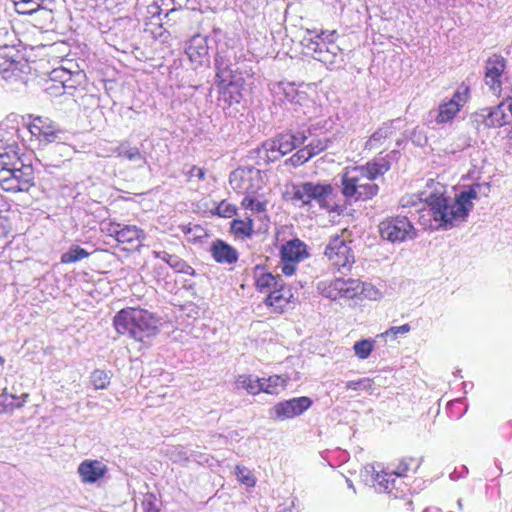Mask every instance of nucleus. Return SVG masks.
I'll use <instances>...</instances> for the list:
<instances>
[{
    "label": "nucleus",
    "instance_id": "obj_1",
    "mask_svg": "<svg viewBox=\"0 0 512 512\" xmlns=\"http://www.w3.org/2000/svg\"><path fill=\"white\" fill-rule=\"evenodd\" d=\"M481 188V184L474 183L452 198L445 195L444 185L431 179L427 183V190L421 192L418 199L428 205L434 220L439 222L440 226H454L467 218L473 208L472 201L478 198Z\"/></svg>",
    "mask_w": 512,
    "mask_h": 512
},
{
    "label": "nucleus",
    "instance_id": "obj_2",
    "mask_svg": "<svg viewBox=\"0 0 512 512\" xmlns=\"http://www.w3.org/2000/svg\"><path fill=\"white\" fill-rule=\"evenodd\" d=\"M398 154L397 150H392L386 156L376 157L366 165L345 168L340 179L344 204L366 201L376 196L379 186L373 181L390 170V159Z\"/></svg>",
    "mask_w": 512,
    "mask_h": 512
},
{
    "label": "nucleus",
    "instance_id": "obj_3",
    "mask_svg": "<svg viewBox=\"0 0 512 512\" xmlns=\"http://www.w3.org/2000/svg\"><path fill=\"white\" fill-rule=\"evenodd\" d=\"M291 199L299 202L301 207L312 208L315 203L319 209L338 215L346 210V205L338 200L337 191L330 183L308 181L294 185Z\"/></svg>",
    "mask_w": 512,
    "mask_h": 512
},
{
    "label": "nucleus",
    "instance_id": "obj_4",
    "mask_svg": "<svg viewBox=\"0 0 512 512\" xmlns=\"http://www.w3.org/2000/svg\"><path fill=\"white\" fill-rule=\"evenodd\" d=\"M113 323L119 334L140 342L158 333V319L144 309H122L114 316Z\"/></svg>",
    "mask_w": 512,
    "mask_h": 512
},
{
    "label": "nucleus",
    "instance_id": "obj_5",
    "mask_svg": "<svg viewBox=\"0 0 512 512\" xmlns=\"http://www.w3.org/2000/svg\"><path fill=\"white\" fill-rule=\"evenodd\" d=\"M0 186L6 192H28L35 186V173L30 163H21L18 167L3 170L0 173Z\"/></svg>",
    "mask_w": 512,
    "mask_h": 512
},
{
    "label": "nucleus",
    "instance_id": "obj_6",
    "mask_svg": "<svg viewBox=\"0 0 512 512\" xmlns=\"http://www.w3.org/2000/svg\"><path fill=\"white\" fill-rule=\"evenodd\" d=\"M469 120L471 125L478 131L504 126L510 121L506 101L473 112Z\"/></svg>",
    "mask_w": 512,
    "mask_h": 512
},
{
    "label": "nucleus",
    "instance_id": "obj_7",
    "mask_svg": "<svg viewBox=\"0 0 512 512\" xmlns=\"http://www.w3.org/2000/svg\"><path fill=\"white\" fill-rule=\"evenodd\" d=\"M237 55L234 47L227 42H218L214 58L215 82L232 81L237 77Z\"/></svg>",
    "mask_w": 512,
    "mask_h": 512
},
{
    "label": "nucleus",
    "instance_id": "obj_8",
    "mask_svg": "<svg viewBox=\"0 0 512 512\" xmlns=\"http://www.w3.org/2000/svg\"><path fill=\"white\" fill-rule=\"evenodd\" d=\"M379 233L383 240L393 244L416 237V230L405 216L388 217L380 222Z\"/></svg>",
    "mask_w": 512,
    "mask_h": 512
},
{
    "label": "nucleus",
    "instance_id": "obj_9",
    "mask_svg": "<svg viewBox=\"0 0 512 512\" xmlns=\"http://www.w3.org/2000/svg\"><path fill=\"white\" fill-rule=\"evenodd\" d=\"M30 66L24 55L15 46L0 47V74L5 80L20 77L29 71Z\"/></svg>",
    "mask_w": 512,
    "mask_h": 512
},
{
    "label": "nucleus",
    "instance_id": "obj_10",
    "mask_svg": "<svg viewBox=\"0 0 512 512\" xmlns=\"http://www.w3.org/2000/svg\"><path fill=\"white\" fill-rule=\"evenodd\" d=\"M317 289L321 295L331 300L340 298L353 299L363 291L358 280L336 278L331 281H320Z\"/></svg>",
    "mask_w": 512,
    "mask_h": 512
},
{
    "label": "nucleus",
    "instance_id": "obj_11",
    "mask_svg": "<svg viewBox=\"0 0 512 512\" xmlns=\"http://www.w3.org/2000/svg\"><path fill=\"white\" fill-rule=\"evenodd\" d=\"M324 255L328 258L331 265L337 268L341 273L349 271L355 262L349 244L339 235L332 237L327 244Z\"/></svg>",
    "mask_w": 512,
    "mask_h": 512
},
{
    "label": "nucleus",
    "instance_id": "obj_12",
    "mask_svg": "<svg viewBox=\"0 0 512 512\" xmlns=\"http://www.w3.org/2000/svg\"><path fill=\"white\" fill-rule=\"evenodd\" d=\"M312 405L309 397L302 396L282 401L269 409V417L273 420H286L303 414Z\"/></svg>",
    "mask_w": 512,
    "mask_h": 512
},
{
    "label": "nucleus",
    "instance_id": "obj_13",
    "mask_svg": "<svg viewBox=\"0 0 512 512\" xmlns=\"http://www.w3.org/2000/svg\"><path fill=\"white\" fill-rule=\"evenodd\" d=\"M259 173L254 168L235 169L229 176L230 186L239 193L254 194L258 187L253 184V180L259 178Z\"/></svg>",
    "mask_w": 512,
    "mask_h": 512
},
{
    "label": "nucleus",
    "instance_id": "obj_14",
    "mask_svg": "<svg viewBox=\"0 0 512 512\" xmlns=\"http://www.w3.org/2000/svg\"><path fill=\"white\" fill-rule=\"evenodd\" d=\"M308 50L313 52V58L322 62L328 69L336 70L345 64L343 50L338 45H332L321 50L317 43H310Z\"/></svg>",
    "mask_w": 512,
    "mask_h": 512
},
{
    "label": "nucleus",
    "instance_id": "obj_15",
    "mask_svg": "<svg viewBox=\"0 0 512 512\" xmlns=\"http://www.w3.org/2000/svg\"><path fill=\"white\" fill-rule=\"evenodd\" d=\"M29 131L39 139L41 143L49 144L60 139L62 131L48 118L36 117L29 125Z\"/></svg>",
    "mask_w": 512,
    "mask_h": 512
},
{
    "label": "nucleus",
    "instance_id": "obj_16",
    "mask_svg": "<svg viewBox=\"0 0 512 512\" xmlns=\"http://www.w3.org/2000/svg\"><path fill=\"white\" fill-rule=\"evenodd\" d=\"M107 232L110 236H113L118 243L130 244L132 247L137 246L142 239L145 237L143 230L139 229L135 225H124L117 223L109 224Z\"/></svg>",
    "mask_w": 512,
    "mask_h": 512
},
{
    "label": "nucleus",
    "instance_id": "obj_17",
    "mask_svg": "<svg viewBox=\"0 0 512 512\" xmlns=\"http://www.w3.org/2000/svg\"><path fill=\"white\" fill-rule=\"evenodd\" d=\"M506 68V60L500 55H493L486 61L485 82L493 91L500 92L502 74Z\"/></svg>",
    "mask_w": 512,
    "mask_h": 512
},
{
    "label": "nucleus",
    "instance_id": "obj_18",
    "mask_svg": "<svg viewBox=\"0 0 512 512\" xmlns=\"http://www.w3.org/2000/svg\"><path fill=\"white\" fill-rule=\"evenodd\" d=\"M76 76H79V73H76ZM74 77L75 75H73L70 70L63 67L53 69L50 73V81L59 83V85L57 86V91L50 90V95L60 96L66 93L71 94L77 85Z\"/></svg>",
    "mask_w": 512,
    "mask_h": 512
},
{
    "label": "nucleus",
    "instance_id": "obj_19",
    "mask_svg": "<svg viewBox=\"0 0 512 512\" xmlns=\"http://www.w3.org/2000/svg\"><path fill=\"white\" fill-rule=\"evenodd\" d=\"M208 37L200 34L194 35L190 38L185 53L191 60V62L202 65L204 60L208 61L209 46Z\"/></svg>",
    "mask_w": 512,
    "mask_h": 512
},
{
    "label": "nucleus",
    "instance_id": "obj_20",
    "mask_svg": "<svg viewBox=\"0 0 512 512\" xmlns=\"http://www.w3.org/2000/svg\"><path fill=\"white\" fill-rule=\"evenodd\" d=\"M107 471V466L98 460H84L78 466V473L84 483L97 482Z\"/></svg>",
    "mask_w": 512,
    "mask_h": 512
},
{
    "label": "nucleus",
    "instance_id": "obj_21",
    "mask_svg": "<svg viewBox=\"0 0 512 512\" xmlns=\"http://www.w3.org/2000/svg\"><path fill=\"white\" fill-rule=\"evenodd\" d=\"M23 162L15 142L7 143L0 140V173L18 167Z\"/></svg>",
    "mask_w": 512,
    "mask_h": 512
},
{
    "label": "nucleus",
    "instance_id": "obj_22",
    "mask_svg": "<svg viewBox=\"0 0 512 512\" xmlns=\"http://www.w3.org/2000/svg\"><path fill=\"white\" fill-rule=\"evenodd\" d=\"M281 261L300 262L308 257L306 244L298 238L291 239L281 246Z\"/></svg>",
    "mask_w": 512,
    "mask_h": 512
},
{
    "label": "nucleus",
    "instance_id": "obj_23",
    "mask_svg": "<svg viewBox=\"0 0 512 512\" xmlns=\"http://www.w3.org/2000/svg\"><path fill=\"white\" fill-rule=\"evenodd\" d=\"M210 252L212 258L220 264H234L238 261L239 257L234 247L220 239L211 244Z\"/></svg>",
    "mask_w": 512,
    "mask_h": 512
},
{
    "label": "nucleus",
    "instance_id": "obj_24",
    "mask_svg": "<svg viewBox=\"0 0 512 512\" xmlns=\"http://www.w3.org/2000/svg\"><path fill=\"white\" fill-rule=\"evenodd\" d=\"M239 80L241 78H232V81L216 82L219 88V100L224 101L228 106L240 103L242 99Z\"/></svg>",
    "mask_w": 512,
    "mask_h": 512
},
{
    "label": "nucleus",
    "instance_id": "obj_25",
    "mask_svg": "<svg viewBox=\"0 0 512 512\" xmlns=\"http://www.w3.org/2000/svg\"><path fill=\"white\" fill-rule=\"evenodd\" d=\"M153 256L157 259H161L166 262L175 272L182 273L190 276H195L196 271L191 267L185 260L181 259L177 255L168 253L165 250L153 251Z\"/></svg>",
    "mask_w": 512,
    "mask_h": 512
},
{
    "label": "nucleus",
    "instance_id": "obj_26",
    "mask_svg": "<svg viewBox=\"0 0 512 512\" xmlns=\"http://www.w3.org/2000/svg\"><path fill=\"white\" fill-rule=\"evenodd\" d=\"M395 120L383 123L366 141L365 148L369 150L380 148L386 139L395 133Z\"/></svg>",
    "mask_w": 512,
    "mask_h": 512
},
{
    "label": "nucleus",
    "instance_id": "obj_27",
    "mask_svg": "<svg viewBox=\"0 0 512 512\" xmlns=\"http://www.w3.org/2000/svg\"><path fill=\"white\" fill-rule=\"evenodd\" d=\"M294 300V295L290 287L271 291L265 300L267 305L273 306L276 311H283L285 306Z\"/></svg>",
    "mask_w": 512,
    "mask_h": 512
},
{
    "label": "nucleus",
    "instance_id": "obj_28",
    "mask_svg": "<svg viewBox=\"0 0 512 512\" xmlns=\"http://www.w3.org/2000/svg\"><path fill=\"white\" fill-rule=\"evenodd\" d=\"M460 112L457 104L454 102H443L437 110L430 111L429 117L434 118L437 124H446L451 122Z\"/></svg>",
    "mask_w": 512,
    "mask_h": 512
},
{
    "label": "nucleus",
    "instance_id": "obj_29",
    "mask_svg": "<svg viewBox=\"0 0 512 512\" xmlns=\"http://www.w3.org/2000/svg\"><path fill=\"white\" fill-rule=\"evenodd\" d=\"M257 153L258 158L264 160L266 163L275 162L283 157L276 137L263 142L257 149Z\"/></svg>",
    "mask_w": 512,
    "mask_h": 512
},
{
    "label": "nucleus",
    "instance_id": "obj_30",
    "mask_svg": "<svg viewBox=\"0 0 512 512\" xmlns=\"http://www.w3.org/2000/svg\"><path fill=\"white\" fill-rule=\"evenodd\" d=\"M114 153L118 157L126 158L132 162H140L141 165L147 163L145 156L140 152L137 147H131L128 142L121 143L117 148L114 149Z\"/></svg>",
    "mask_w": 512,
    "mask_h": 512
},
{
    "label": "nucleus",
    "instance_id": "obj_31",
    "mask_svg": "<svg viewBox=\"0 0 512 512\" xmlns=\"http://www.w3.org/2000/svg\"><path fill=\"white\" fill-rule=\"evenodd\" d=\"M262 378L254 377L252 375H239L236 380V386L240 389H245L250 394H258L262 392Z\"/></svg>",
    "mask_w": 512,
    "mask_h": 512
},
{
    "label": "nucleus",
    "instance_id": "obj_32",
    "mask_svg": "<svg viewBox=\"0 0 512 512\" xmlns=\"http://www.w3.org/2000/svg\"><path fill=\"white\" fill-rule=\"evenodd\" d=\"M287 379L280 375H273L269 378H262V392L267 394H278L280 389L286 386Z\"/></svg>",
    "mask_w": 512,
    "mask_h": 512
},
{
    "label": "nucleus",
    "instance_id": "obj_33",
    "mask_svg": "<svg viewBox=\"0 0 512 512\" xmlns=\"http://www.w3.org/2000/svg\"><path fill=\"white\" fill-rule=\"evenodd\" d=\"M89 256V253L78 245H72L68 251L61 255V263L70 264L81 261Z\"/></svg>",
    "mask_w": 512,
    "mask_h": 512
},
{
    "label": "nucleus",
    "instance_id": "obj_34",
    "mask_svg": "<svg viewBox=\"0 0 512 512\" xmlns=\"http://www.w3.org/2000/svg\"><path fill=\"white\" fill-rule=\"evenodd\" d=\"M231 229L236 235L251 237L253 233V221L250 218L247 220L234 219L231 222Z\"/></svg>",
    "mask_w": 512,
    "mask_h": 512
},
{
    "label": "nucleus",
    "instance_id": "obj_35",
    "mask_svg": "<svg viewBox=\"0 0 512 512\" xmlns=\"http://www.w3.org/2000/svg\"><path fill=\"white\" fill-rule=\"evenodd\" d=\"M43 0H16L14 1L15 10L19 14L30 15L39 10Z\"/></svg>",
    "mask_w": 512,
    "mask_h": 512
},
{
    "label": "nucleus",
    "instance_id": "obj_36",
    "mask_svg": "<svg viewBox=\"0 0 512 512\" xmlns=\"http://www.w3.org/2000/svg\"><path fill=\"white\" fill-rule=\"evenodd\" d=\"M396 474L395 472H378L375 475V481L377 484L383 488L386 492H391L393 488H395V482H396Z\"/></svg>",
    "mask_w": 512,
    "mask_h": 512
},
{
    "label": "nucleus",
    "instance_id": "obj_37",
    "mask_svg": "<svg viewBox=\"0 0 512 512\" xmlns=\"http://www.w3.org/2000/svg\"><path fill=\"white\" fill-rule=\"evenodd\" d=\"M375 341L371 339H363L357 341L354 346V352L360 359H367L374 349Z\"/></svg>",
    "mask_w": 512,
    "mask_h": 512
},
{
    "label": "nucleus",
    "instance_id": "obj_38",
    "mask_svg": "<svg viewBox=\"0 0 512 512\" xmlns=\"http://www.w3.org/2000/svg\"><path fill=\"white\" fill-rule=\"evenodd\" d=\"M332 141L330 138H317L313 139L306 147L308 152L311 154L312 157L320 154L324 150H326L330 145Z\"/></svg>",
    "mask_w": 512,
    "mask_h": 512
},
{
    "label": "nucleus",
    "instance_id": "obj_39",
    "mask_svg": "<svg viewBox=\"0 0 512 512\" xmlns=\"http://www.w3.org/2000/svg\"><path fill=\"white\" fill-rule=\"evenodd\" d=\"M312 158L306 147L299 149L289 159L286 160V164L293 167H298L308 162Z\"/></svg>",
    "mask_w": 512,
    "mask_h": 512
},
{
    "label": "nucleus",
    "instance_id": "obj_40",
    "mask_svg": "<svg viewBox=\"0 0 512 512\" xmlns=\"http://www.w3.org/2000/svg\"><path fill=\"white\" fill-rule=\"evenodd\" d=\"M141 509L143 512H160L156 496L152 493L144 494L141 500Z\"/></svg>",
    "mask_w": 512,
    "mask_h": 512
},
{
    "label": "nucleus",
    "instance_id": "obj_41",
    "mask_svg": "<svg viewBox=\"0 0 512 512\" xmlns=\"http://www.w3.org/2000/svg\"><path fill=\"white\" fill-rule=\"evenodd\" d=\"M108 373L101 369H96L92 372L91 382L96 389H104L109 384Z\"/></svg>",
    "mask_w": 512,
    "mask_h": 512
},
{
    "label": "nucleus",
    "instance_id": "obj_42",
    "mask_svg": "<svg viewBox=\"0 0 512 512\" xmlns=\"http://www.w3.org/2000/svg\"><path fill=\"white\" fill-rule=\"evenodd\" d=\"M275 137L279 143L280 152H282L283 156L295 149L290 133H280Z\"/></svg>",
    "mask_w": 512,
    "mask_h": 512
},
{
    "label": "nucleus",
    "instance_id": "obj_43",
    "mask_svg": "<svg viewBox=\"0 0 512 512\" xmlns=\"http://www.w3.org/2000/svg\"><path fill=\"white\" fill-rule=\"evenodd\" d=\"M372 380L370 378H362L356 381H348L346 383V388L349 390H355V391H368L372 393L373 387H372Z\"/></svg>",
    "mask_w": 512,
    "mask_h": 512
},
{
    "label": "nucleus",
    "instance_id": "obj_44",
    "mask_svg": "<svg viewBox=\"0 0 512 512\" xmlns=\"http://www.w3.org/2000/svg\"><path fill=\"white\" fill-rule=\"evenodd\" d=\"M17 397L13 394H8L3 392L0 394V413L5 412L7 409H13L15 407L20 408L23 405V402L15 404L14 401Z\"/></svg>",
    "mask_w": 512,
    "mask_h": 512
},
{
    "label": "nucleus",
    "instance_id": "obj_45",
    "mask_svg": "<svg viewBox=\"0 0 512 512\" xmlns=\"http://www.w3.org/2000/svg\"><path fill=\"white\" fill-rule=\"evenodd\" d=\"M469 98V88L465 85H461L457 88L453 97L448 102H454L457 104V108L461 110V107L467 102Z\"/></svg>",
    "mask_w": 512,
    "mask_h": 512
},
{
    "label": "nucleus",
    "instance_id": "obj_46",
    "mask_svg": "<svg viewBox=\"0 0 512 512\" xmlns=\"http://www.w3.org/2000/svg\"><path fill=\"white\" fill-rule=\"evenodd\" d=\"M236 212L237 208L234 205L226 201H221L215 208L214 214L223 218H231L236 214Z\"/></svg>",
    "mask_w": 512,
    "mask_h": 512
},
{
    "label": "nucleus",
    "instance_id": "obj_47",
    "mask_svg": "<svg viewBox=\"0 0 512 512\" xmlns=\"http://www.w3.org/2000/svg\"><path fill=\"white\" fill-rule=\"evenodd\" d=\"M274 275L271 273H262L256 279V286L260 292H270Z\"/></svg>",
    "mask_w": 512,
    "mask_h": 512
},
{
    "label": "nucleus",
    "instance_id": "obj_48",
    "mask_svg": "<svg viewBox=\"0 0 512 512\" xmlns=\"http://www.w3.org/2000/svg\"><path fill=\"white\" fill-rule=\"evenodd\" d=\"M242 205L246 209H250V210H253V211H256V212H263V211H265V203L260 202L257 199H255V198H253V197H251L249 195L246 196L243 199Z\"/></svg>",
    "mask_w": 512,
    "mask_h": 512
},
{
    "label": "nucleus",
    "instance_id": "obj_49",
    "mask_svg": "<svg viewBox=\"0 0 512 512\" xmlns=\"http://www.w3.org/2000/svg\"><path fill=\"white\" fill-rule=\"evenodd\" d=\"M236 475L243 484L247 486L254 485V479L250 476V472L247 468L236 466Z\"/></svg>",
    "mask_w": 512,
    "mask_h": 512
},
{
    "label": "nucleus",
    "instance_id": "obj_50",
    "mask_svg": "<svg viewBox=\"0 0 512 512\" xmlns=\"http://www.w3.org/2000/svg\"><path fill=\"white\" fill-rule=\"evenodd\" d=\"M290 134L292 138V143L295 145V148H297L305 143V141L308 139V136L311 135V132L310 129H308L307 131L300 130Z\"/></svg>",
    "mask_w": 512,
    "mask_h": 512
},
{
    "label": "nucleus",
    "instance_id": "obj_51",
    "mask_svg": "<svg viewBox=\"0 0 512 512\" xmlns=\"http://www.w3.org/2000/svg\"><path fill=\"white\" fill-rule=\"evenodd\" d=\"M458 140L459 143H457L456 147H453V145H451V147L446 148L447 153L455 154L457 151H462L471 145V139L466 135L460 136Z\"/></svg>",
    "mask_w": 512,
    "mask_h": 512
},
{
    "label": "nucleus",
    "instance_id": "obj_52",
    "mask_svg": "<svg viewBox=\"0 0 512 512\" xmlns=\"http://www.w3.org/2000/svg\"><path fill=\"white\" fill-rule=\"evenodd\" d=\"M337 37H338V33H337L336 30H333V31H321L320 34L316 35V38H318L320 40H323V41H326V43L329 46L336 45L335 44V40L337 39Z\"/></svg>",
    "mask_w": 512,
    "mask_h": 512
},
{
    "label": "nucleus",
    "instance_id": "obj_53",
    "mask_svg": "<svg viewBox=\"0 0 512 512\" xmlns=\"http://www.w3.org/2000/svg\"><path fill=\"white\" fill-rule=\"evenodd\" d=\"M411 140L415 145L419 147H423L427 143V137L425 136L423 131L418 128H415L413 130L411 134Z\"/></svg>",
    "mask_w": 512,
    "mask_h": 512
},
{
    "label": "nucleus",
    "instance_id": "obj_54",
    "mask_svg": "<svg viewBox=\"0 0 512 512\" xmlns=\"http://www.w3.org/2000/svg\"><path fill=\"white\" fill-rule=\"evenodd\" d=\"M185 175L188 177V179H192L193 177L198 178L200 181L205 180V171L204 169L192 165L189 167L187 171H185Z\"/></svg>",
    "mask_w": 512,
    "mask_h": 512
},
{
    "label": "nucleus",
    "instance_id": "obj_55",
    "mask_svg": "<svg viewBox=\"0 0 512 512\" xmlns=\"http://www.w3.org/2000/svg\"><path fill=\"white\" fill-rule=\"evenodd\" d=\"M302 43H303L304 47H305L307 50H308V46H309V45H311L310 43H317V44L319 45L318 47H319L321 50H325V49H327V47H330V46L326 43V41L320 40V39L316 38V36H315L314 38H313V37H311V36H309V37L305 36V37L303 38V40H302Z\"/></svg>",
    "mask_w": 512,
    "mask_h": 512
},
{
    "label": "nucleus",
    "instance_id": "obj_56",
    "mask_svg": "<svg viewBox=\"0 0 512 512\" xmlns=\"http://www.w3.org/2000/svg\"><path fill=\"white\" fill-rule=\"evenodd\" d=\"M282 263V272L286 275V276H291L295 273L296 271V264L298 262H288V261H281Z\"/></svg>",
    "mask_w": 512,
    "mask_h": 512
},
{
    "label": "nucleus",
    "instance_id": "obj_57",
    "mask_svg": "<svg viewBox=\"0 0 512 512\" xmlns=\"http://www.w3.org/2000/svg\"><path fill=\"white\" fill-rule=\"evenodd\" d=\"M410 331V325L409 324H403L401 326H393L391 327L386 333H392L394 335L397 334H404Z\"/></svg>",
    "mask_w": 512,
    "mask_h": 512
},
{
    "label": "nucleus",
    "instance_id": "obj_58",
    "mask_svg": "<svg viewBox=\"0 0 512 512\" xmlns=\"http://www.w3.org/2000/svg\"><path fill=\"white\" fill-rule=\"evenodd\" d=\"M285 287H287L283 281V279L281 278V276L277 275V276H274V281L272 282V287H271V291H275V290H280V289H284Z\"/></svg>",
    "mask_w": 512,
    "mask_h": 512
},
{
    "label": "nucleus",
    "instance_id": "obj_59",
    "mask_svg": "<svg viewBox=\"0 0 512 512\" xmlns=\"http://www.w3.org/2000/svg\"><path fill=\"white\" fill-rule=\"evenodd\" d=\"M409 470V465L407 462L405 461H402L399 466L397 467V469L394 471L396 476H404L405 473Z\"/></svg>",
    "mask_w": 512,
    "mask_h": 512
},
{
    "label": "nucleus",
    "instance_id": "obj_60",
    "mask_svg": "<svg viewBox=\"0 0 512 512\" xmlns=\"http://www.w3.org/2000/svg\"><path fill=\"white\" fill-rule=\"evenodd\" d=\"M400 203L402 207H408L410 205H415L416 201L411 198H402Z\"/></svg>",
    "mask_w": 512,
    "mask_h": 512
},
{
    "label": "nucleus",
    "instance_id": "obj_61",
    "mask_svg": "<svg viewBox=\"0 0 512 512\" xmlns=\"http://www.w3.org/2000/svg\"><path fill=\"white\" fill-rule=\"evenodd\" d=\"M178 455L179 457L177 458V460H189L191 457V455H188V453L183 449H180Z\"/></svg>",
    "mask_w": 512,
    "mask_h": 512
},
{
    "label": "nucleus",
    "instance_id": "obj_62",
    "mask_svg": "<svg viewBox=\"0 0 512 512\" xmlns=\"http://www.w3.org/2000/svg\"><path fill=\"white\" fill-rule=\"evenodd\" d=\"M58 85H59V83L52 82V84L46 88L47 92L50 94V89H51V91H57Z\"/></svg>",
    "mask_w": 512,
    "mask_h": 512
},
{
    "label": "nucleus",
    "instance_id": "obj_63",
    "mask_svg": "<svg viewBox=\"0 0 512 512\" xmlns=\"http://www.w3.org/2000/svg\"><path fill=\"white\" fill-rule=\"evenodd\" d=\"M55 148L59 149V150H68L69 148L66 147L65 145H57Z\"/></svg>",
    "mask_w": 512,
    "mask_h": 512
},
{
    "label": "nucleus",
    "instance_id": "obj_64",
    "mask_svg": "<svg viewBox=\"0 0 512 512\" xmlns=\"http://www.w3.org/2000/svg\"><path fill=\"white\" fill-rule=\"evenodd\" d=\"M4 363H5V359L2 356H0V366H3Z\"/></svg>",
    "mask_w": 512,
    "mask_h": 512
}]
</instances>
